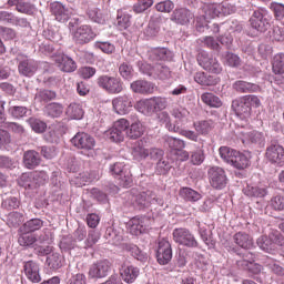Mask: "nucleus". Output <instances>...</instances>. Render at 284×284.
Masks as SVG:
<instances>
[{"mask_svg":"<svg viewBox=\"0 0 284 284\" xmlns=\"http://www.w3.org/2000/svg\"><path fill=\"white\" fill-rule=\"evenodd\" d=\"M273 72H274V74H283L284 73V53H280L274 57Z\"/></svg>","mask_w":284,"mask_h":284,"instance_id":"nucleus-47","label":"nucleus"},{"mask_svg":"<svg viewBox=\"0 0 284 284\" xmlns=\"http://www.w3.org/2000/svg\"><path fill=\"white\" fill-rule=\"evenodd\" d=\"M126 251L131 253V255L136 258L138 261H141L142 263L148 261V255L143 254L141 248L139 246L131 244L126 246Z\"/></svg>","mask_w":284,"mask_h":284,"instance_id":"nucleus-49","label":"nucleus"},{"mask_svg":"<svg viewBox=\"0 0 284 284\" xmlns=\"http://www.w3.org/2000/svg\"><path fill=\"white\" fill-rule=\"evenodd\" d=\"M23 221V215L19 212H12L8 215V223L17 227Z\"/></svg>","mask_w":284,"mask_h":284,"instance_id":"nucleus-62","label":"nucleus"},{"mask_svg":"<svg viewBox=\"0 0 284 284\" xmlns=\"http://www.w3.org/2000/svg\"><path fill=\"white\" fill-rule=\"evenodd\" d=\"M134 108L138 112H140L141 114H144V116H153L154 114L151 98L138 101Z\"/></svg>","mask_w":284,"mask_h":284,"instance_id":"nucleus-31","label":"nucleus"},{"mask_svg":"<svg viewBox=\"0 0 284 284\" xmlns=\"http://www.w3.org/2000/svg\"><path fill=\"white\" fill-rule=\"evenodd\" d=\"M201 100L210 108H221L223 105V101L213 93H203Z\"/></svg>","mask_w":284,"mask_h":284,"instance_id":"nucleus-39","label":"nucleus"},{"mask_svg":"<svg viewBox=\"0 0 284 284\" xmlns=\"http://www.w3.org/2000/svg\"><path fill=\"white\" fill-rule=\"evenodd\" d=\"M205 161V154L203 153L202 149H196L191 153V163L193 165H201Z\"/></svg>","mask_w":284,"mask_h":284,"instance_id":"nucleus-54","label":"nucleus"},{"mask_svg":"<svg viewBox=\"0 0 284 284\" xmlns=\"http://www.w3.org/2000/svg\"><path fill=\"white\" fill-rule=\"evenodd\" d=\"M51 12L52 14H54L57 21H60L62 23H64V21H68V19H70V10H68L65 6H63L60 2L51 3Z\"/></svg>","mask_w":284,"mask_h":284,"instance_id":"nucleus-25","label":"nucleus"},{"mask_svg":"<svg viewBox=\"0 0 284 284\" xmlns=\"http://www.w3.org/2000/svg\"><path fill=\"white\" fill-rule=\"evenodd\" d=\"M156 258L160 265H168L172 261V244L166 239L158 242Z\"/></svg>","mask_w":284,"mask_h":284,"instance_id":"nucleus-11","label":"nucleus"},{"mask_svg":"<svg viewBox=\"0 0 284 284\" xmlns=\"http://www.w3.org/2000/svg\"><path fill=\"white\" fill-rule=\"evenodd\" d=\"M138 65L143 74L154 77L155 79H160V81H168V79L172 78V71L166 65L158 63L152 67L145 62H139Z\"/></svg>","mask_w":284,"mask_h":284,"instance_id":"nucleus-3","label":"nucleus"},{"mask_svg":"<svg viewBox=\"0 0 284 284\" xmlns=\"http://www.w3.org/2000/svg\"><path fill=\"white\" fill-rule=\"evenodd\" d=\"M132 154L138 161H141V159H148V156H150V144L145 138L134 143Z\"/></svg>","mask_w":284,"mask_h":284,"instance_id":"nucleus-18","label":"nucleus"},{"mask_svg":"<svg viewBox=\"0 0 284 284\" xmlns=\"http://www.w3.org/2000/svg\"><path fill=\"white\" fill-rule=\"evenodd\" d=\"M220 156L222 160H224L225 163H229L231 165L232 161L234 160V156L239 154V151L230 148V146H221L219 149Z\"/></svg>","mask_w":284,"mask_h":284,"instance_id":"nucleus-40","label":"nucleus"},{"mask_svg":"<svg viewBox=\"0 0 284 284\" xmlns=\"http://www.w3.org/2000/svg\"><path fill=\"white\" fill-rule=\"evenodd\" d=\"M132 105V98L125 94L116 97L112 100L113 112H115V114H120L121 116L130 114Z\"/></svg>","mask_w":284,"mask_h":284,"instance_id":"nucleus-12","label":"nucleus"},{"mask_svg":"<svg viewBox=\"0 0 284 284\" xmlns=\"http://www.w3.org/2000/svg\"><path fill=\"white\" fill-rule=\"evenodd\" d=\"M251 27L257 32H267L270 30V19L265 18L261 11L253 12L250 19Z\"/></svg>","mask_w":284,"mask_h":284,"instance_id":"nucleus-16","label":"nucleus"},{"mask_svg":"<svg viewBox=\"0 0 284 284\" xmlns=\"http://www.w3.org/2000/svg\"><path fill=\"white\" fill-rule=\"evenodd\" d=\"M171 19L180 26H187L194 19V13L185 8L175 9Z\"/></svg>","mask_w":284,"mask_h":284,"instance_id":"nucleus-21","label":"nucleus"},{"mask_svg":"<svg viewBox=\"0 0 284 284\" xmlns=\"http://www.w3.org/2000/svg\"><path fill=\"white\" fill-rule=\"evenodd\" d=\"M209 181L214 190H223L227 185V174H225V170L212 166L209 169Z\"/></svg>","mask_w":284,"mask_h":284,"instance_id":"nucleus-9","label":"nucleus"},{"mask_svg":"<svg viewBox=\"0 0 284 284\" xmlns=\"http://www.w3.org/2000/svg\"><path fill=\"white\" fill-rule=\"evenodd\" d=\"M28 123L30 128L33 130V132H37L38 134H43L45 132L48 124L45 122L37 119V118H30L28 120Z\"/></svg>","mask_w":284,"mask_h":284,"instance_id":"nucleus-45","label":"nucleus"},{"mask_svg":"<svg viewBox=\"0 0 284 284\" xmlns=\"http://www.w3.org/2000/svg\"><path fill=\"white\" fill-rule=\"evenodd\" d=\"M232 109L235 112L236 116H239L243 121L250 119L252 114V108L248 106L244 98L240 100H234L232 102Z\"/></svg>","mask_w":284,"mask_h":284,"instance_id":"nucleus-17","label":"nucleus"},{"mask_svg":"<svg viewBox=\"0 0 284 284\" xmlns=\"http://www.w3.org/2000/svg\"><path fill=\"white\" fill-rule=\"evenodd\" d=\"M111 264L108 260L94 263L89 268V278H105L110 274Z\"/></svg>","mask_w":284,"mask_h":284,"instance_id":"nucleus-13","label":"nucleus"},{"mask_svg":"<svg viewBox=\"0 0 284 284\" xmlns=\"http://www.w3.org/2000/svg\"><path fill=\"white\" fill-rule=\"evenodd\" d=\"M158 121L159 123H162V125H165L169 132H179L181 130V125L170 123L171 118L168 111L160 112L158 114Z\"/></svg>","mask_w":284,"mask_h":284,"instance_id":"nucleus-32","label":"nucleus"},{"mask_svg":"<svg viewBox=\"0 0 284 284\" xmlns=\"http://www.w3.org/2000/svg\"><path fill=\"white\" fill-rule=\"evenodd\" d=\"M173 241L183 247H199L196 237H194V234L187 229H175L173 231Z\"/></svg>","mask_w":284,"mask_h":284,"instance_id":"nucleus-7","label":"nucleus"},{"mask_svg":"<svg viewBox=\"0 0 284 284\" xmlns=\"http://www.w3.org/2000/svg\"><path fill=\"white\" fill-rule=\"evenodd\" d=\"M9 112L11 115L14 116V119H21L28 114V108L26 106H11L9 109Z\"/></svg>","mask_w":284,"mask_h":284,"instance_id":"nucleus-59","label":"nucleus"},{"mask_svg":"<svg viewBox=\"0 0 284 284\" xmlns=\"http://www.w3.org/2000/svg\"><path fill=\"white\" fill-rule=\"evenodd\" d=\"M37 61L34 60H23L20 62L18 70L20 74H23V77H32L34 72H37Z\"/></svg>","mask_w":284,"mask_h":284,"instance_id":"nucleus-30","label":"nucleus"},{"mask_svg":"<svg viewBox=\"0 0 284 284\" xmlns=\"http://www.w3.org/2000/svg\"><path fill=\"white\" fill-rule=\"evenodd\" d=\"M23 163L29 170H34V168L41 163V156L39 155V152L34 150L24 152Z\"/></svg>","mask_w":284,"mask_h":284,"instance_id":"nucleus-27","label":"nucleus"},{"mask_svg":"<svg viewBox=\"0 0 284 284\" xmlns=\"http://www.w3.org/2000/svg\"><path fill=\"white\" fill-rule=\"evenodd\" d=\"M148 225H150L148 217H133L128 223V230L133 236H139V234H143L148 230Z\"/></svg>","mask_w":284,"mask_h":284,"instance_id":"nucleus-15","label":"nucleus"},{"mask_svg":"<svg viewBox=\"0 0 284 284\" xmlns=\"http://www.w3.org/2000/svg\"><path fill=\"white\" fill-rule=\"evenodd\" d=\"M47 265L50 270H59L61 267V255L59 253H52L47 257Z\"/></svg>","mask_w":284,"mask_h":284,"instance_id":"nucleus-50","label":"nucleus"},{"mask_svg":"<svg viewBox=\"0 0 284 284\" xmlns=\"http://www.w3.org/2000/svg\"><path fill=\"white\" fill-rule=\"evenodd\" d=\"M97 83L109 94H121L123 92V82L116 77L100 75Z\"/></svg>","mask_w":284,"mask_h":284,"instance_id":"nucleus-5","label":"nucleus"},{"mask_svg":"<svg viewBox=\"0 0 284 284\" xmlns=\"http://www.w3.org/2000/svg\"><path fill=\"white\" fill-rule=\"evenodd\" d=\"M143 132H145L143 124L136 121L131 124L130 129H126L125 134L129 139H139L143 136Z\"/></svg>","mask_w":284,"mask_h":284,"instance_id":"nucleus-35","label":"nucleus"},{"mask_svg":"<svg viewBox=\"0 0 284 284\" xmlns=\"http://www.w3.org/2000/svg\"><path fill=\"white\" fill-rule=\"evenodd\" d=\"M266 159L271 163H284V149L278 144H273L266 149Z\"/></svg>","mask_w":284,"mask_h":284,"instance_id":"nucleus-20","label":"nucleus"},{"mask_svg":"<svg viewBox=\"0 0 284 284\" xmlns=\"http://www.w3.org/2000/svg\"><path fill=\"white\" fill-rule=\"evenodd\" d=\"M130 128V122L120 119L113 123V126L104 132V136L113 143H121L125 139V132Z\"/></svg>","mask_w":284,"mask_h":284,"instance_id":"nucleus-4","label":"nucleus"},{"mask_svg":"<svg viewBox=\"0 0 284 284\" xmlns=\"http://www.w3.org/2000/svg\"><path fill=\"white\" fill-rule=\"evenodd\" d=\"M130 19H132L130 14L121 16V12L118 13V26L120 30H126V28H130Z\"/></svg>","mask_w":284,"mask_h":284,"instance_id":"nucleus-60","label":"nucleus"},{"mask_svg":"<svg viewBox=\"0 0 284 284\" xmlns=\"http://www.w3.org/2000/svg\"><path fill=\"white\" fill-rule=\"evenodd\" d=\"M71 143L79 150H92L95 145L94 138L85 132L77 133L71 139Z\"/></svg>","mask_w":284,"mask_h":284,"instance_id":"nucleus-14","label":"nucleus"},{"mask_svg":"<svg viewBox=\"0 0 284 284\" xmlns=\"http://www.w3.org/2000/svg\"><path fill=\"white\" fill-rule=\"evenodd\" d=\"M97 38V33L92 30V27L88 24H82L73 31V41L83 45L85 43H90Z\"/></svg>","mask_w":284,"mask_h":284,"instance_id":"nucleus-10","label":"nucleus"},{"mask_svg":"<svg viewBox=\"0 0 284 284\" xmlns=\"http://www.w3.org/2000/svg\"><path fill=\"white\" fill-rule=\"evenodd\" d=\"M24 274L31 283H40L41 282V274L39 265L34 261L24 262L23 265Z\"/></svg>","mask_w":284,"mask_h":284,"instance_id":"nucleus-19","label":"nucleus"},{"mask_svg":"<svg viewBox=\"0 0 284 284\" xmlns=\"http://www.w3.org/2000/svg\"><path fill=\"white\" fill-rule=\"evenodd\" d=\"M67 114L70 116V119H75L77 121H81L83 119V108L80 106V104L72 103L67 109Z\"/></svg>","mask_w":284,"mask_h":284,"instance_id":"nucleus-42","label":"nucleus"},{"mask_svg":"<svg viewBox=\"0 0 284 284\" xmlns=\"http://www.w3.org/2000/svg\"><path fill=\"white\" fill-rule=\"evenodd\" d=\"M121 277L124 283H134L139 278V267L132 265H124L120 271Z\"/></svg>","mask_w":284,"mask_h":284,"instance_id":"nucleus-26","label":"nucleus"},{"mask_svg":"<svg viewBox=\"0 0 284 284\" xmlns=\"http://www.w3.org/2000/svg\"><path fill=\"white\" fill-rule=\"evenodd\" d=\"M194 129L199 134L205 135L210 134L214 129V122L212 120H202L194 122Z\"/></svg>","mask_w":284,"mask_h":284,"instance_id":"nucleus-33","label":"nucleus"},{"mask_svg":"<svg viewBox=\"0 0 284 284\" xmlns=\"http://www.w3.org/2000/svg\"><path fill=\"white\" fill-rule=\"evenodd\" d=\"M17 10L18 12H21L22 14H34V4L30 3V2H19L17 4Z\"/></svg>","mask_w":284,"mask_h":284,"instance_id":"nucleus-53","label":"nucleus"},{"mask_svg":"<svg viewBox=\"0 0 284 284\" xmlns=\"http://www.w3.org/2000/svg\"><path fill=\"white\" fill-rule=\"evenodd\" d=\"M54 61L62 72H74L77 70V62L65 54L55 55Z\"/></svg>","mask_w":284,"mask_h":284,"instance_id":"nucleus-22","label":"nucleus"},{"mask_svg":"<svg viewBox=\"0 0 284 284\" xmlns=\"http://www.w3.org/2000/svg\"><path fill=\"white\" fill-rule=\"evenodd\" d=\"M224 61L230 68H239V65H241V58L234 53H226Z\"/></svg>","mask_w":284,"mask_h":284,"instance_id":"nucleus-55","label":"nucleus"},{"mask_svg":"<svg viewBox=\"0 0 284 284\" xmlns=\"http://www.w3.org/2000/svg\"><path fill=\"white\" fill-rule=\"evenodd\" d=\"M165 143L171 150H175L178 152L185 149V141L181 139L169 136L165 139Z\"/></svg>","mask_w":284,"mask_h":284,"instance_id":"nucleus-48","label":"nucleus"},{"mask_svg":"<svg viewBox=\"0 0 284 284\" xmlns=\"http://www.w3.org/2000/svg\"><path fill=\"white\" fill-rule=\"evenodd\" d=\"M180 196L184 199V201H190L191 203H196V201H201V193L190 187H182L180 190Z\"/></svg>","mask_w":284,"mask_h":284,"instance_id":"nucleus-36","label":"nucleus"},{"mask_svg":"<svg viewBox=\"0 0 284 284\" xmlns=\"http://www.w3.org/2000/svg\"><path fill=\"white\" fill-rule=\"evenodd\" d=\"M131 90L136 94H152L154 92V84L145 80H138L131 83Z\"/></svg>","mask_w":284,"mask_h":284,"instance_id":"nucleus-24","label":"nucleus"},{"mask_svg":"<svg viewBox=\"0 0 284 284\" xmlns=\"http://www.w3.org/2000/svg\"><path fill=\"white\" fill-rule=\"evenodd\" d=\"M119 72L123 79H132V72H134V69H132V65L123 62L120 64Z\"/></svg>","mask_w":284,"mask_h":284,"instance_id":"nucleus-58","label":"nucleus"},{"mask_svg":"<svg viewBox=\"0 0 284 284\" xmlns=\"http://www.w3.org/2000/svg\"><path fill=\"white\" fill-rule=\"evenodd\" d=\"M233 241L239 247L243 250H251L254 246V239L245 232H237L233 236Z\"/></svg>","mask_w":284,"mask_h":284,"instance_id":"nucleus-23","label":"nucleus"},{"mask_svg":"<svg viewBox=\"0 0 284 284\" xmlns=\"http://www.w3.org/2000/svg\"><path fill=\"white\" fill-rule=\"evenodd\" d=\"M57 97V93H54V91H50V90H44V91H40L37 95H36V101H52V99H54Z\"/></svg>","mask_w":284,"mask_h":284,"instance_id":"nucleus-56","label":"nucleus"},{"mask_svg":"<svg viewBox=\"0 0 284 284\" xmlns=\"http://www.w3.org/2000/svg\"><path fill=\"white\" fill-rule=\"evenodd\" d=\"M48 181V173L45 171H34L32 173H24L19 180V185L24 190H37Z\"/></svg>","mask_w":284,"mask_h":284,"instance_id":"nucleus-2","label":"nucleus"},{"mask_svg":"<svg viewBox=\"0 0 284 284\" xmlns=\"http://www.w3.org/2000/svg\"><path fill=\"white\" fill-rule=\"evenodd\" d=\"M155 9L158 10V12H172V10H174V2L170 0L159 2L155 6Z\"/></svg>","mask_w":284,"mask_h":284,"instance_id":"nucleus-57","label":"nucleus"},{"mask_svg":"<svg viewBox=\"0 0 284 284\" xmlns=\"http://www.w3.org/2000/svg\"><path fill=\"white\" fill-rule=\"evenodd\" d=\"M171 114L176 121L175 125H185L190 121V111L183 106L173 108Z\"/></svg>","mask_w":284,"mask_h":284,"instance_id":"nucleus-28","label":"nucleus"},{"mask_svg":"<svg viewBox=\"0 0 284 284\" xmlns=\"http://www.w3.org/2000/svg\"><path fill=\"white\" fill-rule=\"evenodd\" d=\"M236 92H258V84L250 83L243 80H239L233 84Z\"/></svg>","mask_w":284,"mask_h":284,"instance_id":"nucleus-34","label":"nucleus"},{"mask_svg":"<svg viewBox=\"0 0 284 284\" xmlns=\"http://www.w3.org/2000/svg\"><path fill=\"white\" fill-rule=\"evenodd\" d=\"M41 227H43V221H41V219H32L23 224L20 232L32 233L37 232V230H41Z\"/></svg>","mask_w":284,"mask_h":284,"instance_id":"nucleus-37","label":"nucleus"},{"mask_svg":"<svg viewBox=\"0 0 284 284\" xmlns=\"http://www.w3.org/2000/svg\"><path fill=\"white\" fill-rule=\"evenodd\" d=\"M257 245L264 252H274L276 245H284L283 235H281L278 231L270 233L268 237L263 235L257 239Z\"/></svg>","mask_w":284,"mask_h":284,"instance_id":"nucleus-6","label":"nucleus"},{"mask_svg":"<svg viewBox=\"0 0 284 284\" xmlns=\"http://www.w3.org/2000/svg\"><path fill=\"white\" fill-rule=\"evenodd\" d=\"M44 113L47 116H51V119H57L63 114V105L55 102L50 103L44 108Z\"/></svg>","mask_w":284,"mask_h":284,"instance_id":"nucleus-38","label":"nucleus"},{"mask_svg":"<svg viewBox=\"0 0 284 284\" xmlns=\"http://www.w3.org/2000/svg\"><path fill=\"white\" fill-rule=\"evenodd\" d=\"M197 63L206 70L207 72H212L213 74H221L223 67L219 63V60L214 58L212 54L202 51L197 55Z\"/></svg>","mask_w":284,"mask_h":284,"instance_id":"nucleus-8","label":"nucleus"},{"mask_svg":"<svg viewBox=\"0 0 284 284\" xmlns=\"http://www.w3.org/2000/svg\"><path fill=\"white\" fill-rule=\"evenodd\" d=\"M88 14L89 19L94 21V23H105V16L98 8L90 9Z\"/></svg>","mask_w":284,"mask_h":284,"instance_id":"nucleus-51","label":"nucleus"},{"mask_svg":"<svg viewBox=\"0 0 284 284\" xmlns=\"http://www.w3.org/2000/svg\"><path fill=\"white\" fill-rule=\"evenodd\" d=\"M231 165L236 170H245L250 168V153H241L237 151V154L233 158Z\"/></svg>","mask_w":284,"mask_h":284,"instance_id":"nucleus-29","label":"nucleus"},{"mask_svg":"<svg viewBox=\"0 0 284 284\" xmlns=\"http://www.w3.org/2000/svg\"><path fill=\"white\" fill-rule=\"evenodd\" d=\"M79 74L82 79H92L97 74V69L92 67H82L79 69Z\"/></svg>","mask_w":284,"mask_h":284,"instance_id":"nucleus-61","label":"nucleus"},{"mask_svg":"<svg viewBox=\"0 0 284 284\" xmlns=\"http://www.w3.org/2000/svg\"><path fill=\"white\" fill-rule=\"evenodd\" d=\"M151 105L153 108V114H156V112H163V110L168 108V99L153 97L151 98Z\"/></svg>","mask_w":284,"mask_h":284,"instance_id":"nucleus-43","label":"nucleus"},{"mask_svg":"<svg viewBox=\"0 0 284 284\" xmlns=\"http://www.w3.org/2000/svg\"><path fill=\"white\" fill-rule=\"evenodd\" d=\"M225 14H232V7L227 2L204 4L202 14L196 17L195 28L197 32H205L210 20Z\"/></svg>","mask_w":284,"mask_h":284,"instance_id":"nucleus-1","label":"nucleus"},{"mask_svg":"<svg viewBox=\"0 0 284 284\" xmlns=\"http://www.w3.org/2000/svg\"><path fill=\"white\" fill-rule=\"evenodd\" d=\"M243 192L246 196H255L256 199H263V196L267 195V190L250 185H247Z\"/></svg>","mask_w":284,"mask_h":284,"instance_id":"nucleus-44","label":"nucleus"},{"mask_svg":"<svg viewBox=\"0 0 284 284\" xmlns=\"http://www.w3.org/2000/svg\"><path fill=\"white\" fill-rule=\"evenodd\" d=\"M271 206L273 210H284V196L276 195L271 200Z\"/></svg>","mask_w":284,"mask_h":284,"instance_id":"nucleus-64","label":"nucleus"},{"mask_svg":"<svg viewBox=\"0 0 284 284\" xmlns=\"http://www.w3.org/2000/svg\"><path fill=\"white\" fill-rule=\"evenodd\" d=\"M19 245L22 247H32L37 243V235L28 232H23L18 239Z\"/></svg>","mask_w":284,"mask_h":284,"instance_id":"nucleus-41","label":"nucleus"},{"mask_svg":"<svg viewBox=\"0 0 284 284\" xmlns=\"http://www.w3.org/2000/svg\"><path fill=\"white\" fill-rule=\"evenodd\" d=\"M271 10H273L276 19H284V4L278 2L271 3Z\"/></svg>","mask_w":284,"mask_h":284,"instance_id":"nucleus-63","label":"nucleus"},{"mask_svg":"<svg viewBox=\"0 0 284 284\" xmlns=\"http://www.w3.org/2000/svg\"><path fill=\"white\" fill-rule=\"evenodd\" d=\"M264 136L263 133L258 131H251L248 133H244L242 141L243 143H261L263 141Z\"/></svg>","mask_w":284,"mask_h":284,"instance_id":"nucleus-46","label":"nucleus"},{"mask_svg":"<svg viewBox=\"0 0 284 284\" xmlns=\"http://www.w3.org/2000/svg\"><path fill=\"white\" fill-rule=\"evenodd\" d=\"M153 54L160 61H170L172 59V52L166 48H158L153 50Z\"/></svg>","mask_w":284,"mask_h":284,"instance_id":"nucleus-52","label":"nucleus"}]
</instances>
